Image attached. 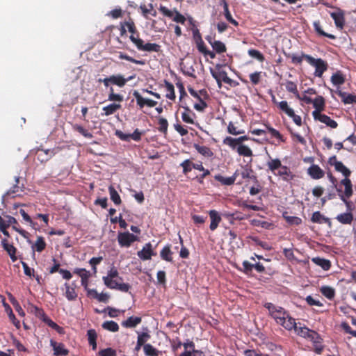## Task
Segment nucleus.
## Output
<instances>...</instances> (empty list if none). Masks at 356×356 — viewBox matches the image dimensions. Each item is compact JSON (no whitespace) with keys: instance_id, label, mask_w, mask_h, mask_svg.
I'll return each mask as SVG.
<instances>
[{"instance_id":"f257e3e1","label":"nucleus","mask_w":356,"mask_h":356,"mask_svg":"<svg viewBox=\"0 0 356 356\" xmlns=\"http://www.w3.org/2000/svg\"><path fill=\"white\" fill-rule=\"evenodd\" d=\"M303 56L309 64L315 67L314 75L321 77L327 69V63L321 58H314L309 55H303Z\"/></svg>"},{"instance_id":"f03ea898","label":"nucleus","mask_w":356,"mask_h":356,"mask_svg":"<svg viewBox=\"0 0 356 356\" xmlns=\"http://www.w3.org/2000/svg\"><path fill=\"white\" fill-rule=\"evenodd\" d=\"M131 41L137 47L138 49L145 51L158 52L160 51V46L156 43H147L144 44L142 39L136 38L134 35L129 37Z\"/></svg>"},{"instance_id":"7ed1b4c3","label":"nucleus","mask_w":356,"mask_h":356,"mask_svg":"<svg viewBox=\"0 0 356 356\" xmlns=\"http://www.w3.org/2000/svg\"><path fill=\"white\" fill-rule=\"evenodd\" d=\"M265 307L268 309L270 314L277 323L282 321L285 317H288V314L282 307L275 306L273 303H266Z\"/></svg>"},{"instance_id":"20e7f679","label":"nucleus","mask_w":356,"mask_h":356,"mask_svg":"<svg viewBox=\"0 0 356 356\" xmlns=\"http://www.w3.org/2000/svg\"><path fill=\"white\" fill-rule=\"evenodd\" d=\"M296 332L298 335L310 339L314 343H320L321 341V338L316 332L306 327H297Z\"/></svg>"},{"instance_id":"39448f33","label":"nucleus","mask_w":356,"mask_h":356,"mask_svg":"<svg viewBox=\"0 0 356 356\" xmlns=\"http://www.w3.org/2000/svg\"><path fill=\"white\" fill-rule=\"evenodd\" d=\"M138 237L129 232L119 233L118 240L119 244L122 247H129L137 240Z\"/></svg>"},{"instance_id":"423d86ee","label":"nucleus","mask_w":356,"mask_h":356,"mask_svg":"<svg viewBox=\"0 0 356 356\" xmlns=\"http://www.w3.org/2000/svg\"><path fill=\"white\" fill-rule=\"evenodd\" d=\"M332 18L334 21V24L337 28L343 29L345 24L344 12L337 8L335 12L330 13Z\"/></svg>"},{"instance_id":"0eeeda50","label":"nucleus","mask_w":356,"mask_h":356,"mask_svg":"<svg viewBox=\"0 0 356 356\" xmlns=\"http://www.w3.org/2000/svg\"><path fill=\"white\" fill-rule=\"evenodd\" d=\"M115 278H118L120 280H122L121 277H118V271L115 267H112L111 270L108 271L107 276L103 277V280L104 284L107 286H112V284H114L116 280Z\"/></svg>"},{"instance_id":"6e6552de","label":"nucleus","mask_w":356,"mask_h":356,"mask_svg":"<svg viewBox=\"0 0 356 356\" xmlns=\"http://www.w3.org/2000/svg\"><path fill=\"white\" fill-rule=\"evenodd\" d=\"M312 115L316 120H319L331 128H336L338 125L336 121L332 120L329 116L325 114L312 112Z\"/></svg>"},{"instance_id":"1a4fd4ad","label":"nucleus","mask_w":356,"mask_h":356,"mask_svg":"<svg viewBox=\"0 0 356 356\" xmlns=\"http://www.w3.org/2000/svg\"><path fill=\"white\" fill-rule=\"evenodd\" d=\"M211 74L212 76L215 79H220L222 81H224L225 83L229 84V86H234L235 82L234 80L230 79L225 71L221 70L218 72H215L212 69H211Z\"/></svg>"},{"instance_id":"9d476101","label":"nucleus","mask_w":356,"mask_h":356,"mask_svg":"<svg viewBox=\"0 0 356 356\" xmlns=\"http://www.w3.org/2000/svg\"><path fill=\"white\" fill-rule=\"evenodd\" d=\"M50 345L53 348L54 355L56 356L59 355H67L69 350L65 348V346L62 343H57L54 340L50 341Z\"/></svg>"},{"instance_id":"9b49d317","label":"nucleus","mask_w":356,"mask_h":356,"mask_svg":"<svg viewBox=\"0 0 356 356\" xmlns=\"http://www.w3.org/2000/svg\"><path fill=\"white\" fill-rule=\"evenodd\" d=\"M1 243L3 248L8 252L11 260L13 261H15L17 259L15 255L17 249L13 246V244H10L6 238H3Z\"/></svg>"},{"instance_id":"f8f14e48","label":"nucleus","mask_w":356,"mask_h":356,"mask_svg":"<svg viewBox=\"0 0 356 356\" xmlns=\"http://www.w3.org/2000/svg\"><path fill=\"white\" fill-rule=\"evenodd\" d=\"M181 166L183 168V172L184 174H187L188 172L191 171L192 168H195L198 170H204V168L201 163H193L188 159L184 161L181 163Z\"/></svg>"},{"instance_id":"ddd939ff","label":"nucleus","mask_w":356,"mask_h":356,"mask_svg":"<svg viewBox=\"0 0 356 356\" xmlns=\"http://www.w3.org/2000/svg\"><path fill=\"white\" fill-rule=\"evenodd\" d=\"M309 176L314 179H318L324 177V171L318 165L313 164L307 170Z\"/></svg>"},{"instance_id":"4468645a","label":"nucleus","mask_w":356,"mask_h":356,"mask_svg":"<svg viewBox=\"0 0 356 356\" xmlns=\"http://www.w3.org/2000/svg\"><path fill=\"white\" fill-rule=\"evenodd\" d=\"M153 255V251L152 250V245L150 243L145 244L143 248L138 252V256L143 260L150 259Z\"/></svg>"},{"instance_id":"2eb2a0df","label":"nucleus","mask_w":356,"mask_h":356,"mask_svg":"<svg viewBox=\"0 0 356 356\" xmlns=\"http://www.w3.org/2000/svg\"><path fill=\"white\" fill-rule=\"evenodd\" d=\"M36 155H37V159L41 163H43V162L47 161L54 155V153H53V151H51L50 149L44 150L42 149L38 148L36 150Z\"/></svg>"},{"instance_id":"dca6fc26","label":"nucleus","mask_w":356,"mask_h":356,"mask_svg":"<svg viewBox=\"0 0 356 356\" xmlns=\"http://www.w3.org/2000/svg\"><path fill=\"white\" fill-rule=\"evenodd\" d=\"M209 216L211 218L210 229L213 231L217 228L219 222L221 221V217L215 210L209 211Z\"/></svg>"},{"instance_id":"f3484780","label":"nucleus","mask_w":356,"mask_h":356,"mask_svg":"<svg viewBox=\"0 0 356 356\" xmlns=\"http://www.w3.org/2000/svg\"><path fill=\"white\" fill-rule=\"evenodd\" d=\"M336 92L341 98L344 104H353L356 103V95L352 94H348L347 92H343L340 90H337Z\"/></svg>"},{"instance_id":"a211bd4d","label":"nucleus","mask_w":356,"mask_h":356,"mask_svg":"<svg viewBox=\"0 0 356 356\" xmlns=\"http://www.w3.org/2000/svg\"><path fill=\"white\" fill-rule=\"evenodd\" d=\"M111 78V83L112 84L116 85L119 87H123L127 81L131 80L133 79V76H130L128 79H126L123 77V76L120 74L118 75H112L110 76Z\"/></svg>"},{"instance_id":"6ab92c4d","label":"nucleus","mask_w":356,"mask_h":356,"mask_svg":"<svg viewBox=\"0 0 356 356\" xmlns=\"http://www.w3.org/2000/svg\"><path fill=\"white\" fill-rule=\"evenodd\" d=\"M278 323L282 325L284 328L289 330H291L292 329H294L296 330V329L298 327L295 322V319L290 317L289 315L288 317H285L282 321H281Z\"/></svg>"},{"instance_id":"aec40b11","label":"nucleus","mask_w":356,"mask_h":356,"mask_svg":"<svg viewBox=\"0 0 356 356\" xmlns=\"http://www.w3.org/2000/svg\"><path fill=\"white\" fill-rule=\"evenodd\" d=\"M336 219L341 224H351L353 220V215L351 212H346L339 214Z\"/></svg>"},{"instance_id":"412c9836","label":"nucleus","mask_w":356,"mask_h":356,"mask_svg":"<svg viewBox=\"0 0 356 356\" xmlns=\"http://www.w3.org/2000/svg\"><path fill=\"white\" fill-rule=\"evenodd\" d=\"M315 110L313 112H317L318 113H321L322 111L324 110L325 108V99L322 96H318L312 102Z\"/></svg>"},{"instance_id":"4be33fe9","label":"nucleus","mask_w":356,"mask_h":356,"mask_svg":"<svg viewBox=\"0 0 356 356\" xmlns=\"http://www.w3.org/2000/svg\"><path fill=\"white\" fill-rule=\"evenodd\" d=\"M311 220L316 223H328L331 225L330 220L323 216L319 211H316L313 213Z\"/></svg>"},{"instance_id":"5701e85b","label":"nucleus","mask_w":356,"mask_h":356,"mask_svg":"<svg viewBox=\"0 0 356 356\" xmlns=\"http://www.w3.org/2000/svg\"><path fill=\"white\" fill-rule=\"evenodd\" d=\"M236 172L233 176L229 177H224L220 175H217L214 177L215 179L220 181L224 185L230 186L233 184L236 180Z\"/></svg>"},{"instance_id":"b1692460","label":"nucleus","mask_w":356,"mask_h":356,"mask_svg":"<svg viewBox=\"0 0 356 356\" xmlns=\"http://www.w3.org/2000/svg\"><path fill=\"white\" fill-rule=\"evenodd\" d=\"M43 322L47 323L49 327L56 330L58 333H63V328L58 326L56 323L51 321L45 314H43V316L40 318Z\"/></svg>"},{"instance_id":"393cba45","label":"nucleus","mask_w":356,"mask_h":356,"mask_svg":"<svg viewBox=\"0 0 356 356\" xmlns=\"http://www.w3.org/2000/svg\"><path fill=\"white\" fill-rule=\"evenodd\" d=\"M312 261L316 265L321 266L323 270H327L330 269L331 266L330 261L327 259L320 258V257H314Z\"/></svg>"},{"instance_id":"a878e982","label":"nucleus","mask_w":356,"mask_h":356,"mask_svg":"<svg viewBox=\"0 0 356 356\" xmlns=\"http://www.w3.org/2000/svg\"><path fill=\"white\" fill-rule=\"evenodd\" d=\"M221 4L223 6L224 15H225V17L226 19L229 22L232 24L233 25L237 26L238 25V22L235 19H234L232 18V17L231 15V13H230L229 10L228 4H227V1L225 0H222L221 1Z\"/></svg>"},{"instance_id":"bb28decb","label":"nucleus","mask_w":356,"mask_h":356,"mask_svg":"<svg viewBox=\"0 0 356 356\" xmlns=\"http://www.w3.org/2000/svg\"><path fill=\"white\" fill-rule=\"evenodd\" d=\"M141 322L140 317L130 316L127 320L122 323V325L125 327H134Z\"/></svg>"},{"instance_id":"cd10ccee","label":"nucleus","mask_w":356,"mask_h":356,"mask_svg":"<svg viewBox=\"0 0 356 356\" xmlns=\"http://www.w3.org/2000/svg\"><path fill=\"white\" fill-rule=\"evenodd\" d=\"M193 147L200 154L205 157L209 158L213 154L210 148L207 146H201L198 144H194Z\"/></svg>"},{"instance_id":"c85d7f7f","label":"nucleus","mask_w":356,"mask_h":356,"mask_svg":"<svg viewBox=\"0 0 356 356\" xmlns=\"http://www.w3.org/2000/svg\"><path fill=\"white\" fill-rule=\"evenodd\" d=\"M341 184L345 186L344 195L349 198L353 195L352 183L350 179L346 177L342 179Z\"/></svg>"},{"instance_id":"c756f323","label":"nucleus","mask_w":356,"mask_h":356,"mask_svg":"<svg viewBox=\"0 0 356 356\" xmlns=\"http://www.w3.org/2000/svg\"><path fill=\"white\" fill-rule=\"evenodd\" d=\"M46 247V243L42 236H38L37 240L34 244L32 245L33 251L42 252Z\"/></svg>"},{"instance_id":"7c9ffc66","label":"nucleus","mask_w":356,"mask_h":356,"mask_svg":"<svg viewBox=\"0 0 356 356\" xmlns=\"http://www.w3.org/2000/svg\"><path fill=\"white\" fill-rule=\"evenodd\" d=\"M331 81L335 86L341 85L345 82V76L340 71H338L332 74Z\"/></svg>"},{"instance_id":"2f4dec72","label":"nucleus","mask_w":356,"mask_h":356,"mask_svg":"<svg viewBox=\"0 0 356 356\" xmlns=\"http://www.w3.org/2000/svg\"><path fill=\"white\" fill-rule=\"evenodd\" d=\"M108 191L110 193L111 200L114 202V204L116 205L120 204L122 202L121 198L118 193L114 188V187L113 186H110L108 187Z\"/></svg>"},{"instance_id":"473e14b6","label":"nucleus","mask_w":356,"mask_h":356,"mask_svg":"<svg viewBox=\"0 0 356 356\" xmlns=\"http://www.w3.org/2000/svg\"><path fill=\"white\" fill-rule=\"evenodd\" d=\"M320 291L324 296H325L327 298H328L330 300H332L334 297L335 291L331 286H322L321 288Z\"/></svg>"},{"instance_id":"72a5a7b5","label":"nucleus","mask_w":356,"mask_h":356,"mask_svg":"<svg viewBox=\"0 0 356 356\" xmlns=\"http://www.w3.org/2000/svg\"><path fill=\"white\" fill-rule=\"evenodd\" d=\"M87 335L88 337V342L90 346H92V349L95 350L97 348V332L95 330L90 329L88 330Z\"/></svg>"},{"instance_id":"f704fd0d","label":"nucleus","mask_w":356,"mask_h":356,"mask_svg":"<svg viewBox=\"0 0 356 356\" xmlns=\"http://www.w3.org/2000/svg\"><path fill=\"white\" fill-rule=\"evenodd\" d=\"M334 168L337 171L341 172L346 177L350 176L351 172L348 169L342 162H335Z\"/></svg>"},{"instance_id":"c9c22d12","label":"nucleus","mask_w":356,"mask_h":356,"mask_svg":"<svg viewBox=\"0 0 356 356\" xmlns=\"http://www.w3.org/2000/svg\"><path fill=\"white\" fill-rule=\"evenodd\" d=\"M172 252L170 250V246L168 245L163 248V250L161 251L160 255L163 260L167 261H172Z\"/></svg>"},{"instance_id":"e433bc0d","label":"nucleus","mask_w":356,"mask_h":356,"mask_svg":"<svg viewBox=\"0 0 356 356\" xmlns=\"http://www.w3.org/2000/svg\"><path fill=\"white\" fill-rule=\"evenodd\" d=\"M121 108L120 104H111L103 108L105 115H110L113 114L117 110Z\"/></svg>"},{"instance_id":"4c0bfd02","label":"nucleus","mask_w":356,"mask_h":356,"mask_svg":"<svg viewBox=\"0 0 356 356\" xmlns=\"http://www.w3.org/2000/svg\"><path fill=\"white\" fill-rule=\"evenodd\" d=\"M285 86L287 91L293 93L296 98H300V95L297 90V86L295 83L287 81L285 83Z\"/></svg>"},{"instance_id":"58836bf2","label":"nucleus","mask_w":356,"mask_h":356,"mask_svg":"<svg viewBox=\"0 0 356 356\" xmlns=\"http://www.w3.org/2000/svg\"><path fill=\"white\" fill-rule=\"evenodd\" d=\"M314 27L315 31L320 35L327 37V38H329L330 39H335L336 38V37L334 35L330 34V33H327L325 31H323V29H321V26L320 25V22L318 21L314 22Z\"/></svg>"},{"instance_id":"ea45409f","label":"nucleus","mask_w":356,"mask_h":356,"mask_svg":"<svg viewBox=\"0 0 356 356\" xmlns=\"http://www.w3.org/2000/svg\"><path fill=\"white\" fill-rule=\"evenodd\" d=\"M102 327L111 332H117L119 330L118 323L113 321L104 322L102 324Z\"/></svg>"},{"instance_id":"a19ab883","label":"nucleus","mask_w":356,"mask_h":356,"mask_svg":"<svg viewBox=\"0 0 356 356\" xmlns=\"http://www.w3.org/2000/svg\"><path fill=\"white\" fill-rule=\"evenodd\" d=\"M211 47L218 53L221 54L226 51V47L223 42L219 40H213Z\"/></svg>"},{"instance_id":"79ce46f5","label":"nucleus","mask_w":356,"mask_h":356,"mask_svg":"<svg viewBox=\"0 0 356 356\" xmlns=\"http://www.w3.org/2000/svg\"><path fill=\"white\" fill-rule=\"evenodd\" d=\"M65 288H66L65 296L67 298V300H75L76 298L77 297V294L75 292L74 288L70 286L67 283L65 284Z\"/></svg>"},{"instance_id":"37998d69","label":"nucleus","mask_w":356,"mask_h":356,"mask_svg":"<svg viewBox=\"0 0 356 356\" xmlns=\"http://www.w3.org/2000/svg\"><path fill=\"white\" fill-rule=\"evenodd\" d=\"M279 108L289 116L294 115V111L289 106L287 102H280L279 103Z\"/></svg>"},{"instance_id":"c03bdc74","label":"nucleus","mask_w":356,"mask_h":356,"mask_svg":"<svg viewBox=\"0 0 356 356\" xmlns=\"http://www.w3.org/2000/svg\"><path fill=\"white\" fill-rule=\"evenodd\" d=\"M108 288L112 289H118L122 292H127L130 289V285L126 283H119L118 281L112 284V286H109Z\"/></svg>"},{"instance_id":"a18cd8bd","label":"nucleus","mask_w":356,"mask_h":356,"mask_svg":"<svg viewBox=\"0 0 356 356\" xmlns=\"http://www.w3.org/2000/svg\"><path fill=\"white\" fill-rule=\"evenodd\" d=\"M165 86L166 88V90L168 92V93L166 94V97L168 99H170L172 100L175 99V94L174 86L171 83H170L167 81H165Z\"/></svg>"},{"instance_id":"49530a36","label":"nucleus","mask_w":356,"mask_h":356,"mask_svg":"<svg viewBox=\"0 0 356 356\" xmlns=\"http://www.w3.org/2000/svg\"><path fill=\"white\" fill-rule=\"evenodd\" d=\"M237 152L239 155L244 156H250L252 154V150L248 146L243 145L238 146Z\"/></svg>"},{"instance_id":"de8ad7c7","label":"nucleus","mask_w":356,"mask_h":356,"mask_svg":"<svg viewBox=\"0 0 356 356\" xmlns=\"http://www.w3.org/2000/svg\"><path fill=\"white\" fill-rule=\"evenodd\" d=\"M149 338V335L147 333L143 332L140 334L138 337L137 345L136 346V350H138L140 347L145 343L147 339Z\"/></svg>"},{"instance_id":"09e8293b","label":"nucleus","mask_w":356,"mask_h":356,"mask_svg":"<svg viewBox=\"0 0 356 356\" xmlns=\"http://www.w3.org/2000/svg\"><path fill=\"white\" fill-rule=\"evenodd\" d=\"M283 216L286 219L287 222H289L291 225H298L302 222V220L300 218L296 217V216H287L286 212L283 213Z\"/></svg>"},{"instance_id":"8fccbe9b","label":"nucleus","mask_w":356,"mask_h":356,"mask_svg":"<svg viewBox=\"0 0 356 356\" xmlns=\"http://www.w3.org/2000/svg\"><path fill=\"white\" fill-rule=\"evenodd\" d=\"M143 349L147 356H156L158 355V351L151 344H145Z\"/></svg>"},{"instance_id":"3c124183","label":"nucleus","mask_w":356,"mask_h":356,"mask_svg":"<svg viewBox=\"0 0 356 356\" xmlns=\"http://www.w3.org/2000/svg\"><path fill=\"white\" fill-rule=\"evenodd\" d=\"M267 165L271 171H275L282 167V163L280 159H275L268 161Z\"/></svg>"},{"instance_id":"603ef678","label":"nucleus","mask_w":356,"mask_h":356,"mask_svg":"<svg viewBox=\"0 0 356 356\" xmlns=\"http://www.w3.org/2000/svg\"><path fill=\"white\" fill-rule=\"evenodd\" d=\"M223 143L225 145H229V147H231L233 149H235L237 145L238 146L240 145V143L237 141L236 138H232V137H229V136L226 137L223 140Z\"/></svg>"},{"instance_id":"864d4df0","label":"nucleus","mask_w":356,"mask_h":356,"mask_svg":"<svg viewBox=\"0 0 356 356\" xmlns=\"http://www.w3.org/2000/svg\"><path fill=\"white\" fill-rule=\"evenodd\" d=\"M133 95L135 97L136 99L137 104L140 108H143L145 105H146L147 99L143 98L137 90H135L133 92Z\"/></svg>"},{"instance_id":"5fc2aeb1","label":"nucleus","mask_w":356,"mask_h":356,"mask_svg":"<svg viewBox=\"0 0 356 356\" xmlns=\"http://www.w3.org/2000/svg\"><path fill=\"white\" fill-rule=\"evenodd\" d=\"M74 129L86 138H92L93 137L91 133L88 132L86 129L80 125L75 124L74 126Z\"/></svg>"},{"instance_id":"6e6d98bb","label":"nucleus","mask_w":356,"mask_h":356,"mask_svg":"<svg viewBox=\"0 0 356 356\" xmlns=\"http://www.w3.org/2000/svg\"><path fill=\"white\" fill-rule=\"evenodd\" d=\"M159 130L161 132L165 134L167 132L168 126L167 120L163 118H160L159 119Z\"/></svg>"},{"instance_id":"4d7b16f0","label":"nucleus","mask_w":356,"mask_h":356,"mask_svg":"<svg viewBox=\"0 0 356 356\" xmlns=\"http://www.w3.org/2000/svg\"><path fill=\"white\" fill-rule=\"evenodd\" d=\"M10 300L11 303L14 306L15 310L18 312L19 315L24 316L25 315V313L23 311L21 306L19 305V302L13 297H11Z\"/></svg>"},{"instance_id":"13d9d810","label":"nucleus","mask_w":356,"mask_h":356,"mask_svg":"<svg viewBox=\"0 0 356 356\" xmlns=\"http://www.w3.org/2000/svg\"><path fill=\"white\" fill-rule=\"evenodd\" d=\"M29 309L31 310V313H33L36 316H38L39 318L41 316H43V314H44V312L38 308V307L30 304L29 305Z\"/></svg>"},{"instance_id":"bf43d9fd","label":"nucleus","mask_w":356,"mask_h":356,"mask_svg":"<svg viewBox=\"0 0 356 356\" xmlns=\"http://www.w3.org/2000/svg\"><path fill=\"white\" fill-rule=\"evenodd\" d=\"M227 131L229 132V134L232 135H238L244 133L243 131L237 130L236 127L232 122H229L227 127Z\"/></svg>"},{"instance_id":"052dcab7","label":"nucleus","mask_w":356,"mask_h":356,"mask_svg":"<svg viewBox=\"0 0 356 356\" xmlns=\"http://www.w3.org/2000/svg\"><path fill=\"white\" fill-rule=\"evenodd\" d=\"M119 57L121 59L127 60L128 61H130L131 63H136V64L143 65L145 63L144 61H143V60H136V59L133 58L132 57H131L128 55L124 54L122 53L120 54Z\"/></svg>"},{"instance_id":"680f3d73","label":"nucleus","mask_w":356,"mask_h":356,"mask_svg":"<svg viewBox=\"0 0 356 356\" xmlns=\"http://www.w3.org/2000/svg\"><path fill=\"white\" fill-rule=\"evenodd\" d=\"M185 109H186V112L182 113V115H181V118H182L183 121L186 122V123L193 124L194 123V120L191 117L189 113H188V112L190 111V109L188 108H185Z\"/></svg>"},{"instance_id":"e2e57ef3","label":"nucleus","mask_w":356,"mask_h":356,"mask_svg":"<svg viewBox=\"0 0 356 356\" xmlns=\"http://www.w3.org/2000/svg\"><path fill=\"white\" fill-rule=\"evenodd\" d=\"M100 356H115L116 351L111 348L102 350L99 352Z\"/></svg>"},{"instance_id":"0e129e2a","label":"nucleus","mask_w":356,"mask_h":356,"mask_svg":"<svg viewBox=\"0 0 356 356\" xmlns=\"http://www.w3.org/2000/svg\"><path fill=\"white\" fill-rule=\"evenodd\" d=\"M175 15L173 17V21L177 23L184 24L186 22V18L184 15H182L177 10H175Z\"/></svg>"},{"instance_id":"69168bd1","label":"nucleus","mask_w":356,"mask_h":356,"mask_svg":"<svg viewBox=\"0 0 356 356\" xmlns=\"http://www.w3.org/2000/svg\"><path fill=\"white\" fill-rule=\"evenodd\" d=\"M248 54L250 56L256 58L260 61H262L264 60L263 55L257 50L255 49H250L248 51Z\"/></svg>"},{"instance_id":"338daca9","label":"nucleus","mask_w":356,"mask_h":356,"mask_svg":"<svg viewBox=\"0 0 356 356\" xmlns=\"http://www.w3.org/2000/svg\"><path fill=\"white\" fill-rule=\"evenodd\" d=\"M115 135L122 140L129 141L130 140L129 134H124L122 131L117 130Z\"/></svg>"},{"instance_id":"774afa93","label":"nucleus","mask_w":356,"mask_h":356,"mask_svg":"<svg viewBox=\"0 0 356 356\" xmlns=\"http://www.w3.org/2000/svg\"><path fill=\"white\" fill-rule=\"evenodd\" d=\"M261 72H254L250 75L251 82L256 85L260 81Z\"/></svg>"}]
</instances>
